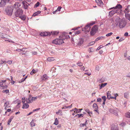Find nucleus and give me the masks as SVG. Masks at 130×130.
I'll return each mask as SVG.
<instances>
[{
	"label": "nucleus",
	"mask_w": 130,
	"mask_h": 130,
	"mask_svg": "<svg viewBox=\"0 0 130 130\" xmlns=\"http://www.w3.org/2000/svg\"><path fill=\"white\" fill-rule=\"evenodd\" d=\"M102 99L103 100V101H105L106 100V98L105 96H103L102 97Z\"/></svg>",
	"instance_id": "nucleus-53"
},
{
	"label": "nucleus",
	"mask_w": 130,
	"mask_h": 130,
	"mask_svg": "<svg viewBox=\"0 0 130 130\" xmlns=\"http://www.w3.org/2000/svg\"><path fill=\"white\" fill-rule=\"evenodd\" d=\"M122 6L120 4H117L115 7L111 8L109 9H112L115 8V9H121L122 8Z\"/></svg>",
	"instance_id": "nucleus-12"
},
{
	"label": "nucleus",
	"mask_w": 130,
	"mask_h": 130,
	"mask_svg": "<svg viewBox=\"0 0 130 130\" xmlns=\"http://www.w3.org/2000/svg\"><path fill=\"white\" fill-rule=\"evenodd\" d=\"M128 93H124V97L125 98H127L128 97Z\"/></svg>",
	"instance_id": "nucleus-51"
},
{
	"label": "nucleus",
	"mask_w": 130,
	"mask_h": 130,
	"mask_svg": "<svg viewBox=\"0 0 130 130\" xmlns=\"http://www.w3.org/2000/svg\"><path fill=\"white\" fill-rule=\"evenodd\" d=\"M23 3L24 8L25 9H27L28 8V6L26 3H23Z\"/></svg>",
	"instance_id": "nucleus-29"
},
{
	"label": "nucleus",
	"mask_w": 130,
	"mask_h": 130,
	"mask_svg": "<svg viewBox=\"0 0 130 130\" xmlns=\"http://www.w3.org/2000/svg\"><path fill=\"white\" fill-rule=\"evenodd\" d=\"M21 5L19 3H15L13 7V9H15L17 10L18 9H19V7L21 6Z\"/></svg>",
	"instance_id": "nucleus-8"
},
{
	"label": "nucleus",
	"mask_w": 130,
	"mask_h": 130,
	"mask_svg": "<svg viewBox=\"0 0 130 130\" xmlns=\"http://www.w3.org/2000/svg\"><path fill=\"white\" fill-rule=\"evenodd\" d=\"M125 116L127 118H130V113L127 112L125 114Z\"/></svg>",
	"instance_id": "nucleus-42"
},
{
	"label": "nucleus",
	"mask_w": 130,
	"mask_h": 130,
	"mask_svg": "<svg viewBox=\"0 0 130 130\" xmlns=\"http://www.w3.org/2000/svg\"><path fill=\"white\" fill-rule=\"evenodd\" d=\"M58 44H62L64 43L63 39H58Z\"/></svg>",
	"instance_id": "nucleus-19"
},
{
	"label": "nucleus",
	"mask_w": 130,
	"mask_h": 130,
	"mask_svg": "<svg viewBox=\"0 0 130 130\" xmlns=\"http://www.w3.org/2000/svg\"><path fill=\"white\" fill-rule=\"evenodd\" d=\"M125 17L126 19L130 21V13H125Z\"/></svg>",
	"instance_id": "nucleus-24"
},
{
	"label": "nucleus",
	"mask_w": 130,
	"mask_h": 130,
	"mask_svg": "<svg viewBox=\"0 0 130 130\" xmlns=\"http://www.w3.org/2000/svg\"><path fill=\"white\" fill-rule=\"evenodd\" d=\"M94 51V49L92 48H91L89 49L88 51L89 52H93Z\"/></svg>",
	"instance_id": "nucleus-46"
},
{
	"label": "nucleus",
	"mask_w": 130,
	"mask_h": 130,
	"mask_svg": "<svg viewBox=\"0 0 130 130\" xmlns=\"http://www.w3.org/2000/svg\"><path fill=\"white\" fill-rule=\"evenodd\" d=\"M32 97L31 95H30L29 96L28 99H26V101L27 103H32L33 102L32 99Z\"/></svg>",
	"instance_id": "nucleus-10"
},
{
	"label": "nucleus",
	"mask_w": 130,
	"mask_h": 130,
	"mask_svg": "<svg viewBox=\"0 0 130 130\" xmlns=\"http://www.w3.org/2000/svg\"><path fill=\"white\" fill-rule=\"evenodd\" d=\"M75 116H78V117H83V115L82 114H77L75 115Z\"/></svg>",
	"instance_id": "nucleus-49"
},
{
	"label": "nucleus",
	"mask_w": 130,
	"mask_h": 130,
	"mask_svg": "<svg viewBox=\"0 0 130 130\" xmlns=\"http://www.w3.org/2000/svg\"><path fill=\"white\" fill-rule=\"evenodd\" d=\"M26 49L25 48H23L22 49H21V51H23V53H22V54H24L26 53V52H25V51Z\"/></svg>",
	"instance_id": "nucleus-55"
},
{
	"label": "nucleus",
	"mask_w": 130,
	"mask_h": 130,
	"mask_svg": "<svg viewBox=\"0 0 130 130\" xmlns=\"http://www.w3.org/2000/svg\"><path fill=\"white\" fill-rule=\"evenodd\" d=\"M6 63H8L9 64H11L12 62V60H8L7 61H6Z\"/></svg>",
	"instance_id": "nucleus-56"
},
{
	"label": "nucleus",
	"mask_w": 130,
	"mask_h": 130,
	"mask_svg": "<svg viewBox=\"0 0 130 130\" xmlns=\"http://www.w3.org/2000/svg\"><path fill=\"white\" fill-rule=\"evenodd\" d=\"M129 7H130V5H128L124 10V12L125 13V14L129 12Z\"/></svg>",
	"instance_id": "nucleus-14"
},
{
	"label": "nucleus",
	"mask_w": 130,
	"mask_h": 130,
	"mask_svg": "<svg viewBox=\"0 0 130 130\" xmlns=\"http://www.w3.org/2000/svg\"><path fill=\"white\" fill-rule=\"evenodd\" d=\"M100 69V67L99 66H97L95 68V70H96L98 71Z\"/></svg>",
	"instance_id": "nucleus-64"
},
{
	"label": "nucleus",
	"mask_w": 130,
	"mask_h": 130,
	"mask_svg": "<svg viewBox=\"0 0 130 130\" xmlns=\"http://www.w3.org/2000/svg\"><path fill=\"white\" fill-rule=\"evenodd\" d=\"M115 24L117 26H119L120 28H123L126 25V23L124 20L122 19L119 20V18L116 19Z\"/></svg>",
	"instance_id": "nucleus-1"
},
{
	"label": "nucleus",
	"mask_w": 130,
	"mask_h": 130,
	"mask_svg": "<svg viewBox=\"0 0 130 130\" xmlns=\"http://www.w3.org/2000/svg\"><path fill=\"white\" fill-rule=\"evenodd\" d=\"M95 43V42L94 41H92L90 42V43L88 44V46H90L93 44H94Z\"/></svg>",
	"instance_id": "nucleus-45"
},
{
	"label": "nucleus",
	"mask_w": 130,
	"mask_h": 130,
	"mask_svg": "<svg viewBox=\"0 0 130 130\" xmlns=\"http://www.w3.org/2000/svg\"><path fill=\"white\" fill-rule=\"evenodd\" d=\"M56 68L53 67L50 70V72H54L53 71L56 70Z\"/></svg>",
	"instance_id": "nucleus-52"
},
{
	"label": "nucleus",
	"mask_w": 130,
	"mask_h": 130,
	"mask_svg": "<svg viewBox=\"0 0 130 130\" xmlns=\"http://www.w3.org/2000/svg\"><path fill=\"white\" fill-rule=\"evenodd\" d=\"M19 17L23 20H24L26 19L25 16V15H20Z\"/></svg>",
	"instance_id": "nucleus-22"
},
{
	"label": "nucleus",
	"mask_w": 130,
	"mask_h": 130,
	"mask_svg": "<svg viewBox=\"0 0 130 130\" xmlns=\"http://www.w3.org/2000/svg\"><path fill=\"white\" fill-rule=\"evenodd\" d=\"M7 86L6 85H5L4 86H3V87H2V89H7Z\"/></svg>",
	"instance_id": "nucleus-63"
},
{
	"label": "nucleus",
	"mask_w": 130,
	"mask_h": 130,
	"mask_svg": "<svg viewBox=\"0 0 130 130\" xmlns=\"http://www.w3.org/2000/svg\"><path fill=\"white\" fill-rule=\"evenodd\" d=\"M41 36H45L48 35V33L47 32H41L40 34Z\"/></svg>",
	"instance_id": "nucleus-21"
},
{
	"label": "nucleus",
	"mask_w": 130,
	"mask_h": 130,
	"mask_svg": "<svg viewBox=\"0 0 130 130\" xmlns=\"http://www.w3.org/2000/svg\"><path fill=\"white\" fill-rule=\"evenodd\" d=\"M125 125V123L124 122H123L121 123L120 124V125L122 126H124Z\"/></svg>",
	"instance_id": "nucleus-62"
},
{
	"label": "nucleus",
	"mask_w": 130,
	"mask_h": 130,
	"mask_svg": "<svg viewBox=\"0 0 130 130\" xmlns=\"http://www.w3.org/2000/svg\"><path fill=\"white\" fill-rule=\"evenodd\" d=\"M93 107L94 109H96V108L97 109V108H98L97 105L95 103H94L93 104Z\"/></svg>",
	"instance_id": "nucleus-37"
},
{
	"label": "nucleus",
	"mask_w": 130,
	"mask_h": 130,
	"mask_svg": "<svg viewBox=\"0 0 130 130\" xmlns=\"http://www.w3.org/2000/svg\"><path fill=\"white\" fill-rule=\"evenodd\" d=\"M27 76H26L25 78H22L21 80H20L19 82L20 83H21L24 81L27 78Z\"/></svg>",
	"instance_id": "nucleus-39"
},
{
	"label": "nucleus",
	"mask_w": 130,
	"mask_h": 130,
	"mask_svg": "<svg viewBox=\"0 0 130 130\" xmlns=\"http://www.w3.org/2000/svg\"><path fill=\"white\" fill-rule=\"evenodd\" d=\"M50 52L51 54H54L55 53V51L53 50H51L50 51Z\"/></svg>",
	"instance_id": "nucleus-61"
},
{
	"label": "nucleus",
	"mask_w": 130,
	"mask_h": 130,
	"mask_svg": "<svg viewBox=\"0 0 130 130\" xmlns=\"http://www.w3.org/2000/svg\"><path fill=\"white\" fill-rule=\"evenodd\" d=\"M47 60L48 61L51 62L54 60L55 59L54 57H48L47 58Z\"/></svg>",
	"instance_id": "nucleus-26"
},
{
	"label": "nucleus",
	"mask_w": 130,
	"mask_h": 130,
	"mask_svg": "<svg viewBox=\"0 0 130 130\" xmlns=\"http://www.w3.org/2000/svg\"><path fill=\"white\" fill-rule=\"evenodd\" d=\"M107 83H102L101 84L99 85V86H100V89H101L102 88H103L105 86H106L107 85Z\"/></svg>",
	"instance_id": "nucleus-17"
},
{
	"label": "nucleus",
	"mask_w": 130,
	"mask_h": 130,
	"mask_svg": "<svg viewBox=\"0 0 130 130\" xmlns=\"http://www.w3.org/2000/svg\"><path fill=\"white\" fill-rule=\"evenodd\" d=\"M62 110H59L58 111L56 112V113L57 115H62Z\"/></svg>",
	"instance_id": "nucleus-38"
},
{
	"label": "nucleus",
	"mask_w": 130,
	"mask_h": 130,
	"mask_svg": "<svg viewBox=\"0 0 130 130\" xmlns=\"http://www.w3.org/2000/svg\"><path fill=\"white\" fill-rule=\"evenodd\" d=\"M98 29V27L97 25H95L91 29L90 31L91 35H93L96 32Z\"/></svg>",
	"instance_id": "nucleus-4"
},
{
	"label": "nucleus",
	"mask_w": 130,
	"mask_h": 130,
	"mask_svg": "<svg viewBox=\"0 0 130 130\" xmlns=\"http://www.w3.org/2000/svg\"><path fill=\"white\" fill-rule=\"evenodd\" d=\"M9 104V102L8 101H6L4 104V106L6 107H7Z\"/></svg>",
	"instance_id": "nucleus-41"
},
{
	"label": "nucleus",
	"mask_w": 130,
	"mask_h": 130,
	"mask_svg": "<svg viewBox=\"0 0 130 130\" xmlns=\"http://www.w3.org/2000/svg\"><path fill=\"white\" fill-rule=\"evenodd\" d=\"M64 37H65V38L63 36V35L62 37L61 36H60L59 37V38H61L62 39H65V38L66 39L67 38H68L69 37V36H65Z\"/></svg>",
	"instance_id": "nucleus-33"
},
{
	"label": "nucleus",
	"mask_w": 130,
	"mask_h": 130,
	"mask_svg": "<svg viewBox=\"0 0 130 130\" xmlns=\"http://www.w3.org/2000/svg\"><path fill=\"white\" fill-rule=\"evenodd\" d=\"M83 39L80 38L79 39V41L78 42V44L79 45H80L83 43Z\"/></svg>",
	"instance_id": "nucleus-16"
},
{
	"label": "nucleus",
	"mask_w": 130,
	"mask_h": 130,
	"mask_svg": "<svg viewBox=\"0 0 130 130\" xmlns=\"http://www.w3.org/2000/svg\"><path fill=\"white\" fill-rule=\"evenodd\" d=\"M111 130H118V128L117 126H115L114 127L111 128Z\"/></svg>",
	"instance_id": "nucleus-40"
},
{
	"label": "nucleus",
	"mask_w": 130,
	"mask_h": 130,
	"mask_svg": "<svg viewBox=\"0 0 130 130\" xmlns=\"http://www.w3.org/2000/svg\"><path fill=\"white\" fill-rule=\"evenodd\" d=\"M113 34V33L112 32H111L110 33H108L106 35V36L107 37H108L110 36H111V35H112Z\"/></svg>",
	"instance_id": "nucleus-58"
},
{
	"label": "nucleus",
	"mask_w": 130,
	"mask_h": 130,
	"mask_svg": "<svg viewBox=\"0 0 130 130\" xmlns=\"http://www.w3.org/2000/svg\"><path fill=\"white\" fill-rule=\"evenodd\" d=\"M2 92L3 93H8L9 92V90L8 89L4 90L2 91Z\"/></svg>",
	"instance_id": "nucleus-43"
},
{
	"label": "nucleus",
	"mask_w": 130,
	"mask_h": 130,
	"mask_svg": "<svg viewBox=\"0 0 130 130\" xmlns=\"http://www.w3.org/2000/svg\"><path fill=\"white\" fill-rule=\"evenodd\" d=\"M41 78L42 80H45L48 79V77L47 76V75L45 74L42 76Z\"/></svg>",
	"instance_id": "nucleus-15"
},
{
	"label": "nucleus",
	"mask_w": 130,
	"mask_h": 130,
	"mask_svg": "<svg viewBox=\"0 0 130 130\" xmlns=\"http://www.w3.org/2000/svg\"><path fill=\"white\" fill-rule=\"evenodd\" d=\"M95 23V22H92L89 24H87L85 27L83 28L82 30L83 31H84L86 33H87V32H89L90 29L91 27L90 26H92Z\"/></svg>",
	"instance_id": "nucleus-2"
},
{
	"label": "nucleus",
	"mask_w": 130,
	"mask_h": 130,
	"mask_svg": "<svg viewBox=\"0 0 130 130\" xmlns=\"http://www.w3.org/2000/svg\"><path fill=\"white\" fill-rule=\"evenodd\" d=\"M25 98H23L22 99V102L23 103V104H24V103H25V102L26 101V100H25Z\"/></svg>",
	"instance_id": "nucleus-59"
},
{
	"label": "nucleus",
	"mask_w": 130,
	"mask_h": 130,
	"mask_svg": "<svg viewBox=\"0 0 130 130\" xmlns=\"http://www.w3.org/2000/svg\"><path fill=\"white\" fill-rule=\"evenodd\" d=\"M39 97H40L39 96H38V97H33L32 98V99L33 101H34L35 100H37L38 98Z\"/></svg>",
	"instance_id": "nucleus-48"
},
{
	"label": "nucleus",
	"mask_w": 130,
	"mask_h": 130,
	"mask_svg": "<svg viewBox=\"0 0 130 130\" xmlns=\"http://www.w3.org/2000/svg\"><path fill=\"white\" fill-rule=\"evenodd\" d=\"M23 11L21 9H18L15 12V14L16 17H19L20 15H22Z\"/></svg>",
	"instance_id": "nucleus-6"
},
{
	"label": "nucleus",
	"mask_w": 130,
	"mask_h": 130,
	"mask_svg": "<svg viewBox=\"0 0 130 130\" xmlns=\"http://www.w3.org/2000/svg\"><path fill=\"white\" fill-rule=\"evenodd\" d=\"M80 32L79 30H78L77 31H76L74 32L75 34H78L80 33Z\"/></svg>",
	"instance_id": "nucleus-57"
},
{
	"label": "nucleus",
	"mask_w": 130,
	"mask_h": 130,
	"mask_svg": "<svg viewBox=\"0 0 130 130\" xmlns=\"http://www.w3.org/2000/svg\"><path fill=\"white\" fill-rule=\"evenodd\" d=\"M95 1L100 6H101L103 5V3L101 0H95Z\"/></svg>",
	"instance_id": "nucleus-13"
},
{
	"label": "nucleus",
	"mask_w": 130,
	"mask_h": 130,
	"mask_svg": "<svg viewBox=\"0 0 130 130\" xmlns=\"http://www.w3.org/2000/svg\"><path fill=\"white\" fill-rule=\"evenodd\" d=\"M13 10L12 6H8L6 9L5 11L7 14L11 16L12 14Z\"/></svg>",
	"instance_id": "nucleus-3"
},
{
	"label": "nucleus",
	"mask_w": 130,
	"mask_h": 130,
	"mask_svg": "<svg viewBox=\"0 0 130 130\" xmlns=\"http://www.w3.org/2000/svg\"><path fill=\"white\" fill-rule=\"evenodd\" d=\"M51 34L52 35H57L58 33V32L57 31H53L51 32Z\"/></svg>",
	"instance_id": "nucleus-32"
},
{
	"label": "nucleus",
	"mask_w": 130,
	"mask_h": 130,
	"mask_svg": "<svg viewBox=\"0 0 130 130\" xmlns=\"http://www.w3.org/2000/svg\"><path fill=\"white\" fill-rule=\"evenodd\" d=\"M82 110V109H77V110L76 111V113H80V112Z\"/></svg>",
	"instance_id": "nucleus-47"
},
{
	"label": "nucleus",
	"mask_w": 130,
	"mask_h": 130,
	"mask_svg": "<svg viewBox=\"0 0 130 130\" xmlns=\"http://www.w3.org/2000/svg\"><path fill=\"white\" fill-rule=\"evenodd\" d=\"M107 98L108 99H110V98L111 97V94L109 93V91H108L107 92Z\"/></svg>",
	"instance_id": "nucleus-25"
},
{
	"label": "nucleus",
	"mask_w": 130,
	"mask_h": 130,
	"mask_svg": "<svg viewBox=\"0 0 130 130\" xmlns=\"http://www.w3.org/2000/svg\"><path fill=\"white\" fill-rule=\"evenodd\" d=\"M6 63V61H3L2 60H1V62H0V66H2V67H3V66L2 65V64L4 63L5 64Z\"/></svg>",
	"instance_id": "nucleus-35"
},
{
	"label": "nucleus",
	"mask_w": 130,
	"mask_h": 130,
	"mask_svg": "<svg viewBox=\"0 0 130 130\" xmlns=\"http://www.w3.org/2000/svg\"><path fill=\"white\" fill-rule=\"evenodd\" d=\"M85 111L87 112L88 113V114L90 115V114H92V112H90L89 111V110L88 109H85Z\"/></svg>",
	"instance_id": "nucleus-28"
},
{
	"label": "nucleus",
	"mask_w": 130,
	"mask_h": 130,
	"mask_svg": "<svg viewBox=\"0 0 130 130\" xmlns=\"http://www.w3.org/2000/svg\"><path fill=\"white\" fill-rule=\"evenodd\" d=\"M114 9L109 12V14L110 15H113L115 13L117 12L118 10V9H115V8Z\"/></svg>",
	"instance_id": "nucleus-11"
},
{
	"label": "nucleus",
	"mask_w": 130,
	"mask_h": 130,
	"mask_svg": "<svg viewBox=\"0 0 130 130\" xmlns=\"http://www.w3.org/2000/svg\"><path fill=\"white\" fill-rule=\"evenodd\" d=\"M1 37L3 38L5 41L7 42H10L11 41V40H9V36L6 35H2L1 36Z\"/></svg>",
	"instance_id": "nucleus-7"
},
{
	"label": "nucleus",
	"mask_w": 130,
	"mask_h": 130,
	"mask_svg": "<svg viewBox=\"0 0 130 130\" xmlns=\"http://www.w3.org/2000/svg\"><path fill=\"white\" fill-rule=\"evenodd\" d=\"M13 116H11L10 117L9 119L8 120V125H9L10 124V123L11 122L12 119L13 118Z\"/></svg>",
	"instance_id": "nucleus-23"
},
{
	"label": "nucleus",
	"mask_w": 130,
	"mask_h": 130,
	"mask_svg": "<svg viewBox=\"0 0 130 130\" xmlns=\"http://www.w3.org/2000/svg\"><path fill=\"white\" fill-rule=\"evenodd\" d=\"M77 65L79 66H83L82 63L80 62H78L77 63Z\"/></svg>",
	"instance_id": "nucleus-54"
},
{
	"label": "nucleus",
	"mask_w": 130,
	"mask_h": 130,
	"mask_svg": "<svg viewBox=\"0 0 130 130\" xmlns=\"http://www.w3.org/2000/svg\"><path fill=\"white\" fill-rule=\"evenodd\" d=\"M10 0H2L0 3V7L4 6L7 2H8Z\"/></svg>",
	"instance_id": "nucleus-9"
},
{
	"label": "nucleus",
	"mask_w": 130,
	"mask_h": 130,
	"mask_svg": "<svg viewBox=\"0 0 130 130\" xmlns=\"http://www.w3.org/2000/svg\"><path fill=\"white\" fill-rule=\"evenodd\" d=\"M39 2H37V3L34 6V8H36L37 7L39 6Z\"/></svg>",
	"instance_id": "nucleus-44"
},
{
	"label": "nucleus",
	"mask_w": 130,
	"mask_h": 130,
	"mask_svg": "<svg viewBox=\"0 0 130 130\" xmlns=\"http://www.w3.org/2000/svg\"><path fill=\"white\" fill-rule=\"evenodd\" d=\"M6 81V80H1L0 82V86L1 87H3L4 83H5Z\"/></svg>",
	"instance_id": "nucleus-30"
},
{
	"label": "nucleus",
	"mask_w": 130,
	"mask_h": 130,
	"mask_svg": "<svg viewBox=\"0 0 130 130\" xmlns=\"http://www.w3.org/2000/svg\"><path fill=\"white\" fill-rule=\"evenodd\" d=\"M34 120H32L30 123L31 126L32 127L34 126H35V124L34 123Z\"/></svg>",
	"instance_id": "nucleus-31"
},
{
	"label": "nucleus",
	"mask_w": 130,
	"mask_h": 130,
	"mask_svg": "<svg viewBox=\"0 0 130 130\" xmlns=\"http://www.w3.org/2000/svg\"><path fill=\"white\" fill-rule=\"evenodd\" d=\"M58 39H56L53 40L52 42L56 44H58Z\"/></svg>",
	"instance_id": "nucleus-27"
},
{
	"label": "nucleus",
	"mask_w": 130,
	"mask_h": 130,
	"mask_svg": "<svg viewBox=\"0 0 130 130\" xmlns=\"http://www.w3.org/2000/svg\"><path fill=\"white\" fill-rule=\"evenodd\" d=\"M29 107V105L26 103H24L23 104V106L22 107L23 108H27Z\"/></svg>",
	"instance_id": "nucleus-18"
},
{
	"label": "nucleus",
	"mask_w": 130,
	"mask_h": 130,
	"mask_svg": "<svg viewBox=\"0 0 130 130\" xmlns=\"http://www.w3.org/2000/svg\"><path fill=\"white\" fill-rule=\"evenodd\" d=\"M41 11H37L34 13L32 15V16L35 17L36 15H37L41 13Z\"/></svg>",
	"instance_id": "nucleus-20"
},
{
	"label": "nucleus",
	"mask_w": 130,
	"mask_h": 130,
	"mask_svg": "<svg viewBox=\"0 0 130 130\" xmlns=\"http://www.w3.org/2000/svg\"><path fill=\"white\" fill-rule=\"evenodd\" d=\"M109 111L111 113L114 114L115 116H118V110L117 109H113L111 108L109 109Z\"/></svg>",
	"instance_id": "nucleus-5"
},
{
	"label": "nucleus",
	"mask_w": 130,
	"mask_h": 130,
	"mask_svg": "<svg viewBox=\"0 0 130 130\" xmlns=\"http://www.w3.org/2000/svg\"><path fill=\"white\" fill-rule=\"evenodd\" d=\"M61 8V7L59 6L58 7L57 9V10L58 12L60 10V9Z\"/></svg>",
	"instance_id": "nucleus-60"
},
{
	"label": "nucleus",
	"mask_w": 130,
	"mask_h": 130,
	"mask_svg": "<svg viewBox=\"0 0 130 130\" xmlns=\"http://www.w3.org/2000/svg\"><path fill=\"white\" fill-rule=\"evenodd\" d=\"M35 71H36L35 70L33 69L32 70V71L30 72V74H31V75L33 74H34L35 73Z\"/></svg>",
	"instance_id": "nucleus-50"
},
{
	"label": "nucleus",
	"mask_w": 130,
	"mask_h": 130,
	"mask_svg": "<svg viewBox=\"0 0 130 130\" xmlns=\"http://www.w3.org/2000/svg\"><path fill=\"white\" fill-rule=\"evenodd\" d=\"M54 124L56 125H57L58 124V121L57 118H56L55 119Z\"/></svg>",
	"instance_id": "nucleus-34"
},
{
	"label": "nucleus",
	"mask_w": 130,
	"mask_h": 130,
	"mask_svg": "<svg viewBox=\"0 0 130 130\" xmlns=\"http://www.w3.org/2000/svg\"><path fill=\"white\" fill-rule=\"evenodd\" d=\"M72 105H71L70 106H65L64 107H63L62 108V109H65L66 108H71L72 107Z\"/></svg>",
	"instance_id": "nucleus-36"
}]
</instances>
